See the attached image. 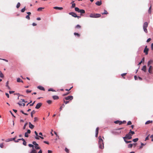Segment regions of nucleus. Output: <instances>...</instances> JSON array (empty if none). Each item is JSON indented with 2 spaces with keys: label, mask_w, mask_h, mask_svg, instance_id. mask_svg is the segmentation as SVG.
<instances>
[{
  "label": "nucleus",
  "mask_w": 153,
  "mask_h": 153,
  "mask_svg": "<svg viewBox=\"0 0 153 153\" xmlns=\"http://www.w3.org/2000/svg\"><path fill=\"white\" fill-rule=\"evenodd\" d=\"M28 146L30 147H32L33 149H34V146H33V145L31 144H29L28 145Z\"/></svg>",
  "instance_id": "obj_33"
},
{
  "label": "nucleus",
  "mask_w": 153,
  "mask_h": 153,
  "mask_svg": "<svg viewBox=\"0 0 153 153\" xmlns=\"http://www.w3.org/2000/svg\"><path fill=\"white\" fill-rule=\"evenodd\" d=\"M65 106V105L64 104H62V105L59 108L60 111L63 108H64Z\"/></svg>",
  "instance_id": "obj_28"
},
{
  "label": "nucleus",
  "mask_w": 153,
  "mask_h": 153,
  "mask_svg": "<svg viewBox=\"0 0 153 153\" xmlns=\"http://www.w3.org/2000/svg\"><path fill=\"white\" fill-rule=\"evenodd\" d=\"M65 151L67 153H68L69 152V151L68 149L67 148H66L65 149Z\"/></svg>",
  "instance_id": "obj_49"
},
{
  "label": "nucleus",
  "mask_w": 153,
  "mask_h": 153,
  "mask_svg": "<svg viewBox=\"0 0 153 153\" xmlns=\"http://www.w3.org/2000/svg\"><path fill=\"white\" fill-rule=\"evenodd\" d=\"M4 77L3 74H2L1 71H0V77L3 78Z\"/></svg>",
  "instance_id": "obj_27"
},
{
  "label": "nucleus",
  "mask_w": 153,
  "mask_h": 153,
  "mask_svg": "<svg viewBox=\"0 0 153 153\" xmlns=\"http://www.w3.org/2000/svg\"><path fill=\"white\" fill-rule=\"evenodd\" d=\"M151 48H152V50H153V43H152L151 44Z\"/></svg>",
  "instance_id": "obj_63"
},
{
  "label": "nucleus",
  "mask_w": 153,
  "mask_h": 153,
  "mask_svg": "<svg viewBox=\"0 0 153 153\" xmlns=\"http://www.w3.org/2000/svg\"><path fill=\"white\" fill-rule=\"evenodd\" d=\"M81 26L78 25L75 26V28L76 29H80L81 28Z\"/></svg>",
  "instance_id": "obj_26"
},
{
  "label": "nucleus",
  "mask_w": 153,
  "mask_h": 153,
  "mask_svg": "<svg viewBox=\"0 0 153 153\" xmlns=\"http://www.w3.org/2000/svg\"><path fill=\"white\" fill-rule=\"evenodd\" d=\"M99 148L101 149H103L104 148L103 140L102 139L101 137L100 136L98 137Z\"/></svg>",
  "instance_id": "obj_2"
},
{
  "label": "nucleus",
  "mask_w": 153,
  "mask_h": 153,
  "mask_svg": "<svg viewBox=\"0 0 153 153\" xmlns=\"http://www.w3.org/2000/svg\"><path fill=\"white\" fill-rule=\"evenodd\" d=\"M31 92V91L29 90H27L26 91V92L27 93H30Z\"/></svg>",
  "instance_id": "obj_52"
},
{
  "label": "nucleus",
  "mask_w": 153,
  "mask_h": 153,
  "mask_svg": "<svg viewBox=\"0 0 153 153\" xmlns=\"http://www.w3.org/2000/svg\"><path fill=\"white\" fill-rule=\"evenodd\" d=\"M52 152L51 150H48V153H52Z\"/></svg>",
  "instance_id": "obj_64"
},
{
  "label": "nucleus",
  "mask_w": 153,
  "mask_h": 153,
  "mask_svg": "<svg viewBox=\"0 0 153 153\" xmlns=\"http://www.w3.org/2000/svg\"><path fill=\"white\" fill-rule=\"evenodd\" d=\"M108 14V13L107 12V11L105 10H104V12L102 13V15L104 14Z\"/></svg>",
  "instance_id": "obj_39"
},
{
  "label": "nucleus",
  "mask_w": 153,
  "mask_h": 153,
  "mask_svg": "<svg viewBox=\"0 0 153 153\" xmlns=\"http://www.w3.org/2000/svg\"><path fill=\"white\" fill-rule=\"evenodd\" d=\"M54 133L56 135V137L59 138V136L57 135L56 132L55 131H54Z\"/></svg>",
  "instance_id": "obj_55"
},
{
  "label": "nucleus",
  "mask_w": 153,
  "mask_h": 153,
  "mask_svg": "<svg viewBox=\"0 0 153 153\" xmlns=\"http://www.w3.org/2000/svg\"><path fill=\"white\" fill-rule=\"evenodd\" d=\"M153 69L152 66L151 65L149 66V68L148 70V72L150 74L152 73V70Z\"/></svg>",
  "instance_id": "obj_11"
},
{
  "label": "nucleus",
  "mask_w": 153,
  "mask_h": 153,
  "mask_svg": "<svg viewBox=\"0 0 153 153\" xmlns=\"http://www.w3.org/2000/svg\"><path fill=\"white\" fill-rule=\"evenodd\" d=\"M75 11L80 13L81 14L84 13H85V10H80L78 7H76L75 8Z\"/></svg>",
  "instance_id": "obj_5"
},
{
  "label": "nucleus",
  "mask_w": 153,
  "mask_h": 153,
  "mask_svg": "<svg viewBox=\"0 0 153 153\" xmlns=\"http://www.w3.org/2000/svg\"><path fill=\"white\" fill-rule=\"evenodd\" d=\"M32 25L33 26H36L37 25V24L34 23H33Z\"/></svg>",
  "instance_id": "obj_62"
},
{
  "label": "nucleus",
  "mask_w": 153,
  "mask_h": 153,
  "mask_svg": "<svg viewBox=\"0 0 153 153\" xmlns=\"http://www.w3.org/2000/svg\"><path fill=\"white\" fill-rule=\"evenodd\" d=\"M37 88L39 89L42 90V91H45V88L42 86H38L37 87Z\"/></svg>",
  "instance_id": "obj_13"
},
{
  "label": "nucleus",
  "mask_w": 153,
  "mask_h": 153,
  "mask_svg": "<svg viewBox=\"0 0 153 153\" xmlns=\"http://www.w3.org/2000/svg\"><path fill=\"white\" fill-rule=\"evenodd\" d=\"M43 142H44V143H46V144H49V143L48 142H47V141H44Z\"/></svg>",
  "instance_id": "obj_60"
},
{
  "label": "nucleus",
  "mask_w": 153,
  "mask_h": 153,
  "mask_svg": "<svg viewBox=\"0 0 153 153\" xmlns=\"http://www.w3.org/2000/svg\"><path fill=\"white\" fill-rule=\"evenodd\" d=\"M73 96H69L64 98V99H65L66 100H71L73 99Z\"/></svg>",
  "instance_id": "obj_6"
},
{
  "label": "nucleus",
  "mask_w": 153,
  "mask_h": 153,
  "mask_svg": "<svg viewBox=\"0 0 153 153\" xmlns=\"http://www.w3.org/2000/svg\"><path fill=\"white\" fill-rule=\"evenodd\" d=\"M25 18H26L29 20L30 19V17L28 15L26 16Z\"/></svg>",
  "instance_id": "obj_50"
},
{
  "label": "nucleus",
  "mask_w": 153,
  "mask_h": 153,
  "mask_svg": "<svg viewBox=\"0 0 153 153\" xmlns=\"http://www.w3.org/2000/svg\"><path fill=\"white\" fill-rule=\"evenodd\" d=\"M142 70L146 72V65L143 66L142 69Z\"/></svg>",
  "instance_id": "obj_18"
},
{
  "label": "nucleus",
  "mask_w": 153,
  "mask_h": 153,
  "mask_svg": "<svg viewBox=\"0 0 153 153\" xmlns=\"http://www.w3.org/2000/svg\"><path fill=\"white\" fill-rule=\"evenodd\" d=\"M35 102V101L34 102L32 103L31 104H30V105L31 106H33V105H34V103Z\"/></svg>",
  "instance_id": "obj_61"
},
{
  "label": "nucleus",
  "mask_w": 153,
  "mask_h": 153,
  "mask_svg": "<svg viewBox=\"0 0 153 153\" xmlns=\"http://www.w3.org/2000/svg\"><path fill=\"white\" fill-rule=\"evenodd\" d=\"M127 74V73H123V74H121V76L123 77V78L124 79H125V77H124L123 76H126Z\"/></svg>",
  "instance_id": "obj_41"
},
{
  "label": "nucleus",
  "mask_w": 153,
  "mask_h": 153,
  "mask_svg": "<svg viewBox=\"0 0 153 153\" xmlns=\"http://www.w3.org/2000/svg\"><path fill=\"white\" fill-rule=\"evenodd\" d=\"M42 103L41 102L38 103L35 107V108L36 109L39 108L42 106Z\"/></svg>",
  "instance_id": "obj_10"
},
{
  "label": "nucleus",
  "mask_w": 153,
  "mask_h": 153,
  "mask_svg": "<svg viewBox=\"0 0 153 153\" xmlns=\"http://www.w3.org/2000/svg\"><path fill=\"white\" fill-rule=\"evenodd\" d=\"M152 62H153V61L152 60H150L149 61V62H148V63H147L148 65V66H149L150 65H151L152 64Z\"/></svg>",
  "instance_id": "obj_23"
},
{
  "label": "nucleus",
  "mask_w": 153,
  "mask_h": 153,
  "mask_svg": "<svg viewBox=\"0 0 153 153\" xmlns=\"http://www.w3.org/2000/svg\"><path fill=\"white\" fill-rule=\"evenodd\" d=\"M17 82H23V81L20 79L19 78H17Z\"/></svg>",
  "instance_id": "obj_19"
},
{
  "label": "nucleus",
  "mask_w": 153,
  "mask_h": 153,
  "mask_svg": "<svg viewBox=\"0 0 153 153\" xmlns=\"http://www.w3.org/2000/svg\"><path fill=\"white\" fill-rule=\"evenodd\" d=\"M151 40V39L150 38H149L147 39L146 42H149Z\"/></svg>",
  "instance_id": "obj_54"
},
{
  "label": "nucleus",
  "mask_w": 153,
  "mask_h": 153,
  "mask_svg": "<svg viewBox=\"0 0 153 153\" xmlns=\"http://www.w3.org/2000/svg\"><path fill=\"white\" fill-rule=\"evenodd\" d=\"M131 124V121H129L128 122L127 125H129Z\"/></svg>",
  "instance_id": "obj_46"
},
{
  "label": "nucleus",
  "mask_w": 153,
  "mask_h": 153,
  "mask_svg": "<svg viewBox=\"0 0 153 153\" xmlns=\"http://www.w3.org/2000/svg\"><path fill=\"white\" fill-rule=\"evenodd\" d=\"M138 140V138H136L133 139L132 140L134 142H136Z\"/></svg>",
  "instance_id": "obj_30"
},
{
  "label": "nucleus",
  "mask_w": 153,
  "mask_h": 153,
  "mask_svg": "<svg viewBox=\"0 0 153 153\" xmlns=\"http://www.w3.org/2000/svg\"><path fill=\"white\" fill-rule=\"evenodd\" d=\"M53 98L54 100H57L59 99L58 97L57 96H53Z\"/></svg>",
  "instance_id": "obj_24"
},
{
  "label": "nucleus",
  "mask_w": 153,
  "mask_h": 153,
  "mask_svg": "<svg viewBox=\"0 0 153 153\" xmlns=\"http://www.w3.org/2000/svg\"><path fill=\"white\" fill-rule=\"evenodd\" d=\"M27 124H28L27 123H26L25 124V125L23 127V129H25L26 126L27 125Z\"/></svg>",
  "instance_id": "obj_38"
},
{
  "label": "nucleus",
  "mask_w": 153,
  "mask_h": 153,
  "mask_svg": "<svg viewBox=\"0 0 153 153\" xmlns=\"http://www.w3.org/2000/svg\"><path fill=\"white\" fill-rule=\"evenodd\" d=\"M25 10V7L24 8H22L21 10V12L22 13L24 12Z\"/></svg>",
  "instance_id": "obj_40"
},
{
  "label": "nucleus",
  "mask_w": 153,
  "mask_h": 153,
  "mask_svg": "<svg viewBox=\"0 0 153 153\" xmlns=\"http://www.w3.org/2000/svg\"><path fill=\"white\" fill-rule=\"evenodd\" d=\"M35 148L36 149H40V147L39 146V145L38 144V145L36 146V145L34 146Z\"/></svg>",
  "instance_id": "obj_32"
},
{
  "label": "nucleus",
  "mask_w": 153,
  "mask_h": 153,
  "mask_svg": "<svg viewBox=\"0 0 153 153\" xmlns=\"http://www.w3.org/2000/svg\"><path fill=\"white\" fill-rule=\"evenodd\" d=\"M114 123L116 124H119V125H121L122 124V121L117 120L114 121Z\"/></svg>",
  "instance_id": "obj_14"
},
{
  "label": "nucleus",
  "mask_w": 153,
  "mask_h": 153,
  "mask_svg": "<svg viewBox=\"0 0 153 153\" xmlns=\"http://www.w3.org/2000/svg\"><path fill=\"white\" fill-rule=\"evenodd\" d=\"M148 23L147 22H145L143 25V29L144 30V32L146 33H147L148 32L147 30V29L146 28L148 27Z\"/></svg>",
  "instance_id": "obj_4"
},
{
  "label": "nucleus",
  "mask_w": 153,
  "mask_h": 153,
  "mask_svg": "<svg viewBox=\"0 0 153 153\" xmlns=\"http://www.w3.org/2000/svg\"><path fill=\"white\" fill-rule=\"evenodd\" d=\"M34 133L36 135V136L35 137V138L36 139H37V140H39V136L38 135V133H37V132L36 131H35V132H34Z\"/></svg>",
  "instance_id": "obj_15"
},
{
  "label": "nucleus",
  "mask_w": 153,
  "mask_h": 153,
  "mask_svg": "<svg viewBox=\"0 0 153 153\" xmlns=\"http://www.w3.org/2000/svg\"><path fill=\"white\" fill-rule=\"evenodd\" d=\"M135 134L134 131H131V129L130 130V131L126 135V136L123 137V139L124 140L125 139H127V140H130L132 138V136L134 134Z\"/></svg>",
  "instance_id": "obj_1"
},
{
  "label": "nucleus",
  "mask_w": 153,
  "mask_h": 153,
  "mask_svg": "<svg viewBox=\"0 0 153 153\" xmlns=\"http://www.w3.org/2000/svg\"><path fill=\"white\" fill-rule=\"evenodd\" d=\"M148 12H149V13L151 14V12H152V5H151V6L149 9Z\"/></svg>",
  "instance_id": "obj_25"
},
{
  "label": "nucleus",
  "mask_w": 153,
  "mask_h": 153,
  "mask_svg": "<svg viewBox=\"0 0 153 153\" xmlns=\"http://www.w3.org/2000/svg\"><path fill=\"white\" fill-rule=\"evenodd\" d=\"M75 6H76V4L75 3H72V6L71 7L72 8H74V7H75Z\"/></svg>",
  "instance_id": "obj_42"
},
{
  "label": "nucleus",
  "mask_w": 153,
  "mask_h": 153,
  "mask_svg": "<svg viewBox=\"0 0 153 153\" xmlns=\"http://www.w3.org/2000/svg\"><path fill=\"white\" fill-rule=\"evenodd\" d=\"M23 142V145H24V146H26V145H27V143L26 142V141L25 140H24Z\"/></svg>",
  "instance_id": "obj_47"
},
{
  "label": "nucleus",
  "mask_w": 153,
  "mask_h": 153,
  "mask_svg": "<svg viewBox=\"0 0 153 153\" xmlns=\"http://www.w3.org/2000/svg\"><path fill=\"white\" fill-rule=\"evenodd\" d=\"M4 147V145L3 143L0 144V147L1 148H3Z\"/></svg>",
  "instance_id": "obj_51"
},
{
  "label": "nucleus",
  "mask_w": 153,
  "mask_h": 153,
  "mask_svg": "<svg viewBox=\"0 0 153 153\" xmlns=\"http://www.w3.org/2000/svg\"><path fill=\"white\" fill-rule=\"evenodd\" d=\"M63 102H64L65 104H68V103L69 102V101H65L64 99L63 100Z\"/></svg>",
  "instance_id": "obj_43"
},
{
  "label": "nucleus",
  "mask_w": 153,
  "mask_h": 153,
  "mask_svg": "<svg viewBox=\"0 0 153 153\" xmlns=\"http://www.w3.org/2000/svg\"><path fill=\"white\" fill-rule=\"evenodd\" d=\"M22 140L23 141H24V140H25L23 138H22L21 139H18V140Z\"/></svg>",
  "instance_id": "obj_57"
},
{
  "label": "nucleus",
  "mask_w": 153,
  "mask_h": 153,
  "mask_svg": "<svg viewBox=\"0 0 153 153\" xmlns=\"http://www.w3.org/2000/svg\"><path fill=\"white\" fill-rule=\"evenodd\" d=\"M7 96V97L8 98H9V94L7 93H6L5 94Z\"/></svg>",
  "instance_id": "obj_58"
},
{
  "label": "nucleus",
  "mask_w": 153,
  "mask_h": 153,
  "mask_svg": "<svg viewBox=\"0 0 153 153\" xmlns=\"http://www.w3.org/2000/svg\"><path fill=\"white\" fill-rule=\"evenodd\" d=\"M149 50V49L147 48V46H146L144 50V52L145 53L146 55H147L148 54Z\"/></svg>",
  "instance_id": "obj_7"
},
{
  "label": "nucleus",
  "mask_w": 153,
  "mask_h": 153,
  "mask_svg": "<svg viewBox=\"0 0 153 153\" xmlns=\"http://www.w3.org/2000/svg\"><path fill=\"white\" fill-rule=\"evenodd\" d=\"M99 128L97 127L96 128V132H98H98H99Z\"/></svg>",
  "instance_id": "obj_56"
},
{
  "label": "nucleus",
  "mask_w": 153,
  "mask_h": 153,
  "mask_svg": "<svg viewBox=\"0 0 153 153\" xmlns=\"http://www.w3.org/2000/svg\"><path fill=\"white\" fill-rule=\"evenodd\" d=\"M69 14L75 18H76V17H77L76 14L73 12H70L69 13Z\"/></svg>",
  "instance_id": "obj_8"
},
{
  "label": "nucleus",
  "mask_w": 153,
  "mask_h": 153,
  "mask_svg": "<svg viewBox=\"0 0 153 153\" xmlns=\"http://www.w3.org/2000/svg\"><path fill=\"white\" fill-rule=\"evenodd\" d=\"M133 146V144H129L128 145V147L129 148H131Z\"/></svg>",
  "instance_id": "obj_36"
},
{
  "label": "nucleus",
  "mask_w": 153,
  "mask_h": 153,
  "mask_svg": "<svg viewBox=\"0 0 153 153\" xmlns=\"http://www.w3.org/2000/svg\"><path fill=\"white\" fill-rule=\"evenodd\" d=\"M95 4L98 6H100L101 4L102 3L101 1H97Z\"/></svg>",
  "instance_id": "obj_17"
},
{
  "label": "nucleus",
  "mask_w": 153,
  "mask_h": 153,
  "mask_svg": "<svg viewBox=\"0 0 153 153\" xmlns=\"http://www.w3.org/2000/svg\"><path fill=\"white\" fill-rule=\"evenodd\" d=\"M32 143H33V145H35V146H36H36L38 145V144H37V143H36V142H35V141H33V142H32Z\"/></svg>",
  "instance_id": "obj_48"
},
{
  "label": "nucleus",
  "mask_w": 153,
  "mask_h": 153,
  "mask_svg": "<svg viewBox=\"0 0 153 153\" xmlns=\"http://www.w3.org/2000/svg\"><path fill=\"white\" fill-rule=\"evenodd\" d=\"M35 113V111L34 110H33L31 113V116L32 117H33V114Z\"/></svg>",
  "instance_id": "obj_22"
},
{
  "label": "nucleus",
  "mask_w": 153,
  "mask_h": 153,
  "mask_svg": "<svg viewBox=\"0 0 153 153\" xmlns=\"http://www.w3.org/2000/svg\"><path fill=\"white\" fill-rule=\"evenodd\" d=\"M30 153H37V152L35 149H33Z\"/></svg>",
  "instance_id": "obj_21"
},
{
  "label": "nucleus",
  "mask_w": 153,
  "mask_h": 153,
  "mask_svg": "<svg viewBox=\"0 0 153 153\" xmlns=\"http://www.w3.org/2000/svg\"><path fill=\"white\" fill-rule=\"evenodd\" d=\"M31 132L30 130L29 129H28L27 130V131L26 132L25 134V136L26 137H28L29 136L28 135V134H30Z\"/></svg>",
  "instance_id": "obj_9"
},
{
  "label": "nucleus",
  "mask_w": 153,
  "mask_h": 153,
  "mask_svg": "<svg viewBox=\"0 0 153 153\" xmlns=\"http://www.w3.org/2000/svg\"><path fill=\"white\" fill-rule=\"evenodd\" d=\"M74 34L75 36H77L78 37H79L80 36V35L78 33H74Z\"/></svg>",
  "instance_id": "obj_34"
},
{
  "label": "nucleus",
  "mask_w": 153,
  "mask_h": 153,
  "mask_svg": "<svg viewBox=\"0 0 153 153\" xmlns=\"http://www.w3.org/2000/svg\"><path fill=\"white\" fill-rule=\"evenodd\" d=\"M14 92V91H9V93L10 94L13 93Z\"/></svg>",
  "instance_id": "obj_59"
},
{
  "label": "nucleus",
  "mask_w": 153,
  "mask_h": 153,
  "mask_svg": "<svg viewBox=\"0 0 153 153\" xmlns=\"http://www.w3.org/2000/svg\"><path fill=\"white\" fill-rule=\"evenodd\" d=\"M153 122V121L152 120H149V121H147L146 123H145V124L146 125H147V124H148L149 123H152Z\"/></svg>",
  "instance_id": "obj_20"
},
{
  "label": "nucleus",
  "mask_w": 153,
  "mask_h": 153,
  "mask_svg": "<svg viewBox=\"0 0 153 153\" xmlns=\"http://www.w3.org/2000/svg\"><path fill=\"white\" fill-rule=\"evenodd\" d=\"M101 16V15L98 13H91L89 15L90 17L95 18L100 17Z\"/></svg>",
  "instance_id": "obj_3"
},
{
  "label": "nucleus",
  "mask_w": 153,
  "mask_h": 153,
  "mask_svg": "<svg viewBox=\"0 0 153 153\" xmlns=\"http://www.w3.org/2000/svg\"><path fill=\"white\" fill-rule=\"evenodd\" d=\"M126 140V139H125V140H124L125 142L126 143H131L132 142V141H127V140Z\"/></svg>",
  "instance_id": "obj_31"
},
{
  "label": "nucleus",
  "mask_w": 153,
  "mask_h": 153,
  "mask_svg": "<svg viewBox=\"0 0 153 153\" xmlns=\"http://www.w3.org/2000/svg\"><path fill=\"white\" fill-rule=\"evenodd\" d=\"M47 102L49 104H51L52 102V101L51 100H48L47 101Z\"/></svg>",
  "instance_id": "obj_44"
},
{
  "label": "nucleus",
  "mask_w": 153,
  "mask_h": 153,
  "mask_svg": "<svg viewBox=\"0 0 153 153\" xmlns=\"http://www.w3.org/2000/svg\"><path fill=\"white\" fill-rule=\"evenodd\" d=\"M141 146H140V148H139L140 149H142L143 147V146H144L145 145V144H144L143 143H141Z\"/></svg>",
  "instance_id": "obj_35"
},
{
  "label": "nucleus",
  "mask_w": 153,
  "mask_h": 153,
  "mask_svg": "<svg viewBox=\"0 0 153 153\" xmlns=\"http://www.w3.org/2000/svg\"><path fill=\"white\" fill-rule=\"evenodd\" d=\"M20 3L19 2H18L16 6L17 8H18L20 7Z\"/></svg>",
  "instance_id": "obj_29"
},
{
  "label": "nucleus",
  "mask_w": 153,
  "mask_h": 153,
  "mask_svg": "<svg viewBox=\"0 0 153 153\" xmlns=\"http://www.w3.org/2000/svg\"><path fill=\"white\" fill-rule=\"evenodd\" d=\"M38 120V119L37 117H35L34 118V122H36Z\"/></svg>",
  "instance_id": "obj_37"
},
{
  "label": "nucleus",
  "mask_w": 153,
  "mask_h": 153,
  "mask_svg": "<svg viewBox=\"0 0 153 153\" xmlns=\"http://www.w3.org/2000/svg\"><path fill=\"white\" fill-rule=\"evenodd\" d=\"M44 9L43 8L39 7L37 9L38 11H40L42 10V9Z\"/></svg>",
  "instance_id": "obj_45"
},
{
  "label": "nucleus",
  "mask_w": 153,
  "mask_h": 153,
  "mask_svg": "<svg viewBox=\"0 0 153 153\" xmlns=\"http://www.w3.org/2000/svg\"><path fill=\"white\" fill-rule=\"evenodd\" d=\"M29 127L31 129H33V128L34 126L33 125H32L30 122H29Z\"/></svg>",
  "instance_id": "obj_12"
},
{
  "label": "nucleus",
  "mask_w": 153,
  "mask_h": 153,
  "mask_svg": "<svg viewBox=\"0 0 153 153\" xmlns=\"http://www.w3.org/2000/svg\"><path fill=\"white\" fill-rule=\"evenodd\" d=\"M53 8L56 10H62L63 9L62 7H55Z\"/></svg>",
  "instance_id": "obj_16"
},
{
  "label": "nucleus",
  "mask_w": 153,
  "mask_h": 153,
  "mask_svg": "<svg viewBox=\"0 0 153 153\" xmlns=\"http://www.w3.org/2000/svg\"><path fill=\"white\" fill-rule=\"evenodd\" d=\"M150 134H149L148 136H147L146 138V139H145V141L146 140H149V136Z\"/></svg>",
  "instance_id": "obj_53"
}]
</instances>
